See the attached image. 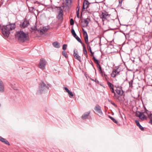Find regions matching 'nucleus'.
<instances>
[{
  "label": "nucleus",
  "instance_id": "nucleus-1",
  "mask_svg": "<svg viewBox=\"0 0 152 152\" xmlns=\"http://www.w3.org/2000/svg\"><path fill=\"white\" fill-rule=\"evenodd\" d=\"M15 27L14 24H11L6 26H4L2 29V33L5 38H7L9 37L10 31L14 29Z\"/></svg>",
  "mask_w": 152,
  "mask_h": 152
},
{
  "label": "nucleus",
  "instance_id": "nucleus-2",
  "mask_svg": "<svg viewBox=\"0 0 152 152\" xmlns=\"http://www.w3.org/2000/svg\"><path fill=\"white\" fill-rule=\"evenodd\" d=\"M15 37L18 40L21 42H24L28 40V37L27 34H25L22 31H19L16 32Z\"/></svg>",
  "mask_w": 152,
  "mask_h": 152
},
{
  "label": "nucleus",
  "instance_id": "nucleus-3",
  "mask_svg": "<svg viewBox=\"0 0 152 152\" xmlns=\"http://www.w3.org/2000/svg\"><path fill=\"white\" fill-rule=\"evenodd\" d=\"M110 15L106 11L102 12L100 16V18L102 19L103 22V24L104 23H107L110 18Z\"/></svg>",
  "mask_w": 152,
  "mask_h": 152
},
{
  "label": "nucleus",
  "instance_id": "nucleus-4",
  "mask_svg": "<svg viewBox=\"0 0 152 152\" xmlns=\"http://www.w3.org/2000/svg\"><path fill=\"white\" fill-rule=\"evenodd\" d=\"M47 88L45 84L43 82L40 83L39 86L37 94H40L43 93Z\"/></svg>",
  "mask_w": 152,
  "mask_h": 152
},
{
  "label": "nucleus",
  "instance_id": "nucleus-5",
  "mask_svg": "<svg viewBox=\"0 0 152 152\" xmlns=\"http://www.w3.org/2000/svg\"><path fill=\"white\" fill-rule=\"evenodd\" d=\"M146 114L145 113H141L140 112H137L136 113V115L137 117H139V118L142 121H143L145 119L146 120L147 118V116L145 115Z\"/></svg>",
  "mask_w": 152,
  "mask_h": 152
},
{
  "label": "nucleus",
  "instance_id": "nucleus-6",
  "mask_svg": "<svg viewBox=\"0 0 152 152\" xmlns=\"http://www.w3.org/2000/svg\"><path fill=\"white\" fill-rule=\"evenodd\" d=\"M47 64V62L45 59H41L40 60L39 64V67L42 70L45 69V66Z\"/></svg>",
  "mask_w": 152,
  "mask_h": 152
},
{
  "label": "nucleus",
  "instance_id": "nucleus-7",
  "mask_svg": "<svg viewBox=\"0 0 152 152\" xmlns=\"http://www.w3.org/2000/svg\"><path fill=\"white\" fill-rule=\"evenodd\" d=\"M93 59L94 62L97 64V67L98 69V71L100 74L103 75V72L102 70V68L99 64L98 61L94 57H93Z\"/></svg>",
  "mask_w": 152,
  "mask_h": 152
},
{
  "label": "nucleus",
  "instance_id": "nucleus-8",
  "mask_svg": "<svg viewBox=\"0 0 152 152\" xmlns=\"http://www.w3.org/2000/svg\"><path fill=\"white\" fill-rule=\"evenodd\" d=\"M94 110H95L97 113L100 116H101L103 115V113L101 110L100 107L98 104L96 105Z\"/></svg>",
  "mask_w": 152,
  "mask_h": 152
},
{
  "label": "nucleus",
  "instance_id": "nucleus-9",
  "mask_svg": "<svg viewBox=\"0 0 152 152\" xmlns=\"http://www.w3.org/2000/svg\"><path fill=\"white\" fill-rule=\"evenodd\" d=\"M29 25V22L28 20L24 19V21L20 23V26L21 28H25L27 27Z\"/></svg>",
  "mask_w": 152,
  "mask_h": 152
},
{
  "label": "nucleus",
  "instance_id": "nucleus-10",
  "mask_svg": "<svg viewBox=\"0 0 152 152\" xmlns=\"http://www.w3.org/2000/svg\"><path fill=\"white\" fill-rule=\"evenodd\" d=\"M120 70H119L118 68L116 69H114L111 75V76L113 77H115L116 76L119 74Z\"/></svg>",
  "mask_w": 152,
  "mask_h": 152
},
{
  "label": "nucleus",
  "instance_id": "nucleus-11",
  "mask_svg": "<svg viewBox=\"0 0 152 152\" xmlns=\"http://www.w3.org/2000/svg\"><path fill=\"white\" fill-rule=\"evenodd\" d=\"M4 91V85L2 80L0 79V93H3Z\"/></svg>",
  "mask_w": 152,
  "mask_h": 152
},
{
  "label": "nucleus",
  "instance_id": "nucleus-12",
  "mask_svg": "<svg viewBox=\"0 0 152 152\" xmlns=\"http://www.w3.org/2000/svg\"><path fill=\"white\" fill-rule=\"evenodd\" d=\"M77 52V51L76 52H75V50H74L73 56L76 59L80 62L81 61V57L79 56Z\"/></svg>",
  "mask_w": 152,
  "mask_h": 152
},
{
  "label": "nucleus",
  "instance_id": "nucleus-13",
  "mask_svg": "<svg viewBox=\"0 0 152 152\" xmlns=\"http://www.w3.org/2000/svg\"><path fill=\"white\" fill-rule=\"evenodd\" d=\"M144 113H145L148 116V117L150 119H152V114L151 112L145 108Z\"/></svg>",
  "mask_w": 152,
  "mask_h": 152
},
{
  "label": "nucleus",
  "instance_id": "nucleus-14",
  "mask_svg": "<svg viewBox=\"0 0 152 152\" xmlns=\"http://www.w3.org/2000/svg\"><path fill=\"white\" fill-rule=\"evenodd\" d=\"M63 10H60L58 13V15L57 16V18L58 19L62 20L63 19Z\"/></svg>",
  "mask_w": 152,
  "mask_h": 152
},
{
  "label": "nucleus",
  "instance_id": "nucleus-15",
  "mask_svg": "<svg viewBox=\"0 0 152 152\" xmlns=\"http://www.w3.org/2000/svg\"><path fill=\"white\" fill-rule=\"evenodd\" d=\"M90 111L85 113L82 115L81 117L82 119L83 120L86 119L90 114Z\"/></svg>",
  "mask_w": 152,
  "mask_h": 152
},
{
  "label": "nucleus",
  "instance_id": "nucleus-16",
  "mask_svg": "<svg viewBox=\"0 0 152 152\" xmlns=\"http://www.w3.org/2000/svg\"><path fill=\"white\" fill-rule=\"evenodd\" d=\"M48 29L45 27H43L39 29V31L40 34H44V32H46Z\"/></svg>",
  "mask_w": 152,
  "mask_h": 152
},
{
  "label": "nucleus",
  "instance_id": "nucleus-17",
  "mask_svg": "<svg viewBox=\"0 0 152 152\" xmlns=\"http://www.w3.org/2000/svg\"><path fill=\"white\" fill-rule=\"evenodd\" d=\"M88 1H86L84 2L83 6V9H85L87 8L88 7Z\"/></svg>",
  "mask_w": 152,
  "mask_h": 152
},
{
  "label": "nucleus",
  "instance_id": "nucleus-18",
  "mask_svg": "<svg viewBox=\"0 0 152 152\" xmlns=\"http://www.w3.org/2000/svg\"><path fill=\"white\" fill-rule=\"evenodd\" d=\"M53 45L55 48H59L60 47L59 43L57 42H53Z\"/></svg>",
  "mask_w": 152,
  "mask_h": 152
},
{
  "label": "nucleus",
  "instance_id": "nucleus-19",
  "mask_svg": "<svg viewBox=\"0 0 152 152\" xmlns=\"http://www.w3.org/2000/svg\"><path fill=\"white\" fill-rule=\"evenodd\" d=\"M0 140L6 144L10 145L9 143L6 139L1 137L0 138Z\"/></svg>",
  "mask_w": 152,
  "mask_h": 152
},
{
  "label": "nucleus",
  "instance_id": "nucleus-20",
  "mask_svg": "<svg viewBox=\"0 0 152 152\" xmlns=\"http://www.w3.org/2000/svg\"><path fill=\"white\" fill-rule=\"evenodd\" d=\"M116 93L118 94H119L120 95H122L123 94V93L122 91V89L121 88L117 89L116 90Z\"/></svg>",
  "mask_w": 152,
  "mask_h": 152
},
{
  "label": "nucleus",
  "instance_id": "nucleus-21",
  "mask_svg": "<svg viewBox=\"0 0 152 152\" xmlns=\"http://www.w3.org/2000/svg\"><path fill=\"white\" fill-rule=\"evenodd\" d=\"M83 51L84 54L85 55L86 57L87 58L88 56L87 54V51L86 49V48L84 45H83Z\"/></svg>",
  "mask_w": 152,
  "mask_h": 152
},
{
  "label": "nucleus",
  "instance_id": "nucleus-22",
  "mask_svg": "<svg viewBox=\"0 0 152 152\" xmlns=\"http://www.w3.org/2000/svg\"><path fill=\"white\" fill-rule=\"evenodd\" d=\"M85 33H86V35L85 37V42L86 44H88V36L87 33V32L85 31Z\"/></svg>",
  "mask_w": 152,
  "mask_h": 152
},
{
  "label": "nucleus",
  "instance_id": "nucleus-23",
  "mask_svg": "<svg viewBox=\"0 0 152 152\" xmlns=\"http://www.w3.org/2000/svg\"><path fill=\"white\" fill-rule=\"evenodd\" d=\"M107 84L108 86L110 87V89H112L113 88V85L109 82L107 83Z\"/></svg>",
  "mask_w": 152,
  "mask_h": 152
},
{
  "label": "nucleus",
  "instance_id": "nucleus-24",
  "mask_svg": "<svg viewBox=\"0 0 152 152\" xmlns=\"http://www.w3.org/2000/svg\"><path fill=\"white\" fill-rule=\"evenodd\" d=\"M74 37H75L76 39L78 41V42L80 43L81 44H82L81 39L77 35H76V36Z\"/></svg>",
  "mask_w": 152,
  "mask_h": 152
},
{
  "label": "nucleus",
  "instance_id": "nucleus-25",
  "mask_svg": "<svg viewBox=\"0 0 152 152\" xmlns=\"http://www.w3.org/2000/svg\"><path fill=\"white\" fill-rule=\"evenodd\" d=\"M72 2V0H66V3L67 5H70Z\"/></svg>",
  "mask_w": 152,
  "mask_h": 152
},
{
  "label": "nucleus",
  "instance_id": "nucleus-26",
  "mask_svg": "<svg viewBox=\"0 0 152 152\" xmlns=\"http://www.w3.org/2000/svg\"><path fill=\"white\" fill-rule=\"evenodd\" d=\"M71 32L72 35L74 37L76 36V34L75 33L74 30L73 28H72V29Z\"/></svg>",
  "mask_w": 152,
  "mask_h": 152
},
{
  "label": "nucleus",
  "instance_id": "nucleus-27",
  "mask_svg": "<svg viewBox=\"0 0 152 152\" xmlns=\"http://www.w3.org/2000/svg\"><path fill=\"white\" fill-rule=\"evenodd\" d=\"M62 54L66 58H67V53L65 51H63L62 52Z\"/></svg>",
  "mask_w": 152,
  "mask_h": 152
},
{
  "label": "nucleus",
  "instance_id": "nucleus-28",
  "mask_svg": "<svg viewBox=\"0 0 152 152\" xmlns=\"http://www.w3.org/2000/svg\"><path fill=\"white\" fill-rule=\"evenodd\" d=\"M68 93L70 97H73L74 96V94L71 92L70 91H69Z\"/></svg>",
  "mask_w": 152,
  "mask_h": 152
},
{
  "label": "nucleus",
  "instance_id": "nucleus-29",
  "mask_svg": "<svg viewBox=\"0 0 152 152\" xmlns=\"http://www.w3.org/2000/svg\"><path fill=\"white\" fill-rule=\"evenodd\" d=\"M67 47V45L66 44H64L63 45L62 49L64 50H65L66 49Z\"/></svg>",
  "mask_w": 152,
  "mask_h": 152
},
{
  "label": "nucleus",
  "instance_id": "nucleus-30",
  "mask_svg": "<svg viewBox=\"0 0 152 152\" xmlns=\"http://www.w3.org/2000/svg\"><path fill=\"white\" fill-rule=\"evenodd\" d=\"M110 118L116 124H117V121L116 120H115V119L114 118L112 117H110Z\"/></svg>",
  "mask_w": 152,
  "mask_h": 152
},
{
  "label": "nucleus",
  "instance_id": "nucleus-31",
  "mask_svg": "<svg viewBox=\"0 0 152 152\" xmlns=\"http://www.w3.org/2000/svg\"><path fill=\"white\" fill-rule=\"evenodd\" d=\"M70 23L71 25H73L74 24V20L72 19H71L70 20Z\"/></svg>",
  "mask_w": 152,
  "mask_h": 152
},
{
  "label": "nucleus",
  "instance_id": "nucleus-32",
  "mask_svg": "<svg viewBox=\"0 0 152 152\" xmlns=\"http://www.w3.org/2000/svg\"><path fill=\"white\" fill-rule=\"evenodd\" d=\"M133 82V80H132L131 81L129 82V87H132V83Z\"/></svg>",
  "mask_w": 152,
  "mask_h": 152
},
{
  "label": "nucleus",
  "instance_id": "nucleus-33",
  "mask_svg": "<svg viewBox=\"0 0 152 152\" xmlns=\"http://www.w3.org/2000/svg\"><path fill=\"white\" fill-rule=\"evenodd\" d=\"M135 122L137 126H138L140 125L139 122L137 120H135Z\"/></svg>",
  "mask_w": 152,
  "mask_h": 152
},
{
  "label": "nucleus",
  "instance_id": "nucleus-34",
  "mask_svg": "<svg viewBox=\"0 0 152 152\" xmlns=\"http://www.w3.org/2000/svg\"><path fill=\"white\" fill-rule=\"evenodd\" d=\"M85 23L86 24V26H87L88 24V22L87 20H85L84 21Z\"/></svg>",
  "mask_w": 152,
  "mask_h": 152
},
{
  "label": "nucleus",
  "instance_id": "nucleus-35",
  "mask_svg": "<svg viewBox=\"0 0 152 152\" xmlns=\"http://www.w3.org/2000/svg\"><path fill=\"white\" fill-rule=\"evenodd\" d=\"M88 49L90 52L92 51L91 49V47L89 46H88Z\"/></svg>",
  "mask_w": 152,
  "mask_h": 152
},
{
  "label": "nucleus",
  "instance_id": "nucleus-36",
  "mask_svg": "<svg viewBox=\"0 0 152 152\" xmlns=\"http://www.w3.org/2000/svg\"><path fill=\"white\" fill-rule=\"evenodd\" d=\"M138 127L141 130H144V128L140 125V124Z\"/></svg>",
  "mask_w": 152,
  "mask_h": 152
},
{
  "label": "nucleus",
  "instance_id": "nucleus-37",
  "mask_svg": "<svg viewBox=\"0 0 152 152\" xmlns=\"http://www.w3.org/2000/svg\"><path fill=\"white\" fill-rule=\"evenodd\" d=\"M31 29L33 30H38L37 28L36 27H32Z\"/></svg>",
  "mask_w": 152,
  "mask_h": 152
},
{
  "label": "nucleus",
  "instance_id": "nucleus-38",
  "mask_svg": "<svg viewBox=\"0 0 152 152\" xmlns=\"http://www.w3.org/2000/svg\"><path fill=\"white\" fill-rule=\"evenodd\" d=\"M64 89L68 93L70 91L66 87H64Z\"/></svg>",
  "mask_w": 152,
  "mask_h": 152
},
{
  "label": "nucleus",
  "instance_id": "nucleus-39",
  "mask_svg": "<svg viewBox=\"0 0 152 152\" xmlns=\"http://www.w3.org/2000/svg\"><path fill=\"white\" fill-rule=\"evenodd\" d=\"M64 89L68 93L70 91L66 87H64Z\"/></svg>",
  "mask_w": 152,
  "mask_h": 152
},
{
  "label": "nucleus",
  "instance_id": "nucleus-40",
  "mask_svg": "<svg viewBox=\"0 0 152 152\" xmlns=\"http://www.w3.org/2000/svg\"><path fill=\"white\" fill-rule=\"evenodd\" d=\"M79 8H80L79 7H78V10L77 12V17L78 18L79 17Z\"/></svg>",
  "mask_w": 152,
  "mask_h": 152
},
{
  "label": "nucleus",
  "instance_id": "nucleus-41",
  "mask_svg": "<svg viewBox=\"0 0 152 152\" xmlns=\"http://www.w3.org/2000/svg\"><path fill=\"white\" fill-rule=\"evenodd\" d=\"M101 75H102L101 74ZM103 75H104V77L106 79V78H107V75L106 74H105V73H103V75H102H102H102V76H103Z\"/></svg>",
  "mask_w": 152,
  "mask_h": 152
},
{
  "label": "nucleus",
  "instance_id": "nucleus-42",
  "mask_svg": "<svg viewBox=\"0 0 152 152\" xmlns=\"http://www.w3.org/2000/svg\"><path fill=\"white\" fill-rule=\"evenodd\" d=\"M111 90V91L113 93H114L115 94V93L114 92V88H113L112 89H110Z\"/></svg>",
  "mask_w": 152,
  "mask_h": 152
},
{
  "label": "nucleus",
  "instance_id": "nucleus-43",
  "mask_svg": "<svg viewBox=\"0 0 152 152\" xmlns=\"http://www.w3.org/2000/svg\"><path fill=\"white\" fill-rule=\"evenodd\" d=\"M150 119V121H149V123H150L151 124H152V119Z\"/></svg>",
  "mask_w": 152,
  "mask_h": 152
},
{
  "label": "nucleus",
  "instance_id": "nucleus-44",
  "mask_svg": "<svg viewBox=\"0 0 152 152\" xmlns=\"http://www.w3.org/2000/svg\"><path fill=\"white\" fill-rule=\"evenodd\" d=\"M111 104L115 107H116V105L113 102H111Z\"/></svg>",
  "mask_w": 152,
  "mask_h": 152
},
{
  "label": "nucleus",
  "instance_id": "nucleus-45",
  "mask_svg": "<svg viewBox=\"0 0 152 152\" xmlns=\"http://www.w3.org/2000/svg\"><path fill=\"white\" fill-rule=\"evenodd\" d=\"M91 53V55H93L94 53L92 51H91V52H90Z\"/></svg>",
  "mask_w": 152,
  "mask_h": 152
}]
</instances>
